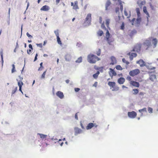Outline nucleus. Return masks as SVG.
<instances>
[{
	"label": "nucleus",
	"instance_id": "1",
	"mask_svg": "<svg viewBox=\"0 0 158 158\" xmlns=\"http://www.w3.org/2000/svg\"><path fill=\"white\" fill-rule=\"evenodd\" d=\"M100 59L93 54H90L87 57L88 61L90 63L94 64L96 61L99 60Z\"/></svg>",
	"mask_w": 158,
	"mask_h": 158
},
{
	"label": "nucleus",
	"instance_id": "2",
	"mask_svg": "<svg viewBox=\"0 0 158 158\" xmlns=\"http://www.w3.org/2000/svg\"><path fill=\"white\" fill-rule=\"evenodd\" d=\"M149 40H146L143 43V48L145 50L148 49L152 45L151 44V39H149Z\"/></svg>",
	"mask_w": 158,
	"mask_h": 158
},
{
	"label": "nucleus",
	"instance_id": "3",
	"mask_svg": "<svg viewBox=\"0 0 158 158\" xmlns=\"http://www.w3.org/2000/svg\"><path fill=\"white\" fill-rule=\"evenodd\" d=\"M108 85L111 87V88H113V91H118L119 90V87L116 86V83L114 82L109 81L108 83Z\"/></svg>",
	"mask_w": 158,
	"mask_h": 158
},
{
	"label": "nucleus",
	"instance_id": "4",
	"mask_svg": "<svg viewBox=\"0 0 158 158\" xmlns=\"http://www.w3.org/2000/svg\"><path fill=\"white\" fill-rule=\"evenodd\" d=\"M140 73V71L138 69H135L132 70L131 71L129 72V75L132 77H134Z\"/></svg>",
	"mask_w": 158,
	"mask_h": 158
},
{
	"label": "nucleus",
	"instance_id": "5",
	"mask_svg": "<svg viewBox=\"0 0 158 158\" xmlns=\"http://www.w3.org/2000/svg\"><path fill=\"white\" fill-rule=\"evenodd\" d=\"M141 48V45L140 44H137L134 46L133 49L132 51H135L139 53L140 51Z\"/></svg>",
	"mask_w": 158,
	"mask_h": 158
},
{
	"label": "nucleus",
	"instance_id": "6",
	"mask_svg": "<svg viewBox=\"0 0 158 158\" xmlns=\"http://www.w3.org/2000/svg\"><path fill=\"white\" fill-rule=\"evenodd\" d=\"M128 117L131 118H134L137 116L136 113L134 111L128 112L127 113Z\"/></svg>",
	"mask_w": 158,
	"mask_h": 158
},
{
	"label": "nucleus",
	"instance_id": "7",
	"mask_svg": "<svg viewBox=\"0 0 158 158\" xmlns=\"http://www.w3.org/2000/svg\"><path fill=\"white\" fill-rule=\"evenodd\" d=\"M94 127H98V125L96 123H89L86 127V129L87 130H89L91 129Z\"/></svg>",
	"mask_w": 158,
	"mask_h": 158
},
{
	"label": "nucleus",
	"instance_id": "8",
	"mask_svg": "<svg viewBox=\"0 0 158 158\" xmlns=\"http://www.w3.org/2000/svg\"><path fill=\"white\" fill-rule=\"evenodd\" d=\"M74 135H77L78 134H81L82 133V130L77 127H75L74 128Z\"/></svg>",
	"mask_w": 158,
	"mask_h": 158
},
{
	"label": "nucleus",
	"instance_id": "9",
	"mask_svg": "<svg viewBox=\"0 0 158 158\" xmlns=\"http://www.w3.org/2000/svg\"><path fill=\"white\" fill-rule=\"evenodd\" d=\"M109 70L110 71H109V74L111 78H112L113 76H115L116 75L117 73L113 69L110 68Z\"/></svg>",
	"mask_w": 158,
	"mask_h": 158
},
{
	"label": "nucleus",
	"instance_id": "10",
	"mask_svg": "<svg viewBox=\"0 0 158 158\" xmlns=\"http://www.w3.org/2000/svg\"><path fill=\"white\" fill-rule=\"evenodd\" d=\"M106 40L108 41V43L109 44H110L113 41V40H110L109 39V37L110 35V34L109 32V31L108 29H106Z\"/></svg>",
	"mask_w": 158,
	"mask_h": 158
},
{
	"label": "nucleus",
	"instance_id": "11",
	"mask_svg": "<svg viewBox=\"0 0 158 158\" xmlns=\"http://www.w3.org/2000/svg\"><path fill=\"white\" fill-rule=\"evenodd\" d=\"M130 83L132 85L136 87H139L140 85V84L138 82L133 81H130Z\"/></svg>",
	"mask_w": 158,
	"mask_h": 158
},
{
	"label": "nucleus",
	"instance_id": "12",
	"mask_svg": "<svg viewBox=\"0 0 158 158\" xmlns=\"http://www.w3.org/2000/svg\"><path fill=\"white\" fill-rule=\"evenodd\" d=\"M85 21L87 23H90L91 21V15L90 14H88L85 18Z\"/></svg>",
	"mask_w": 158,
	"mask_h": 158
},
{
	"label": "nucleus",
	"instance_id": "13",
	"mask_svg": "<svg viewBox=\"0 0 158 158\" xmlns=\"http://www.w3.org/2000/svg\"><path fill=\"white\" fill-rule=\"evenodd\" d=\"M127 55L130 56V59L131 60H133L134 57H136L137 56L136 53H131V52H129L127 54Z\"/></svg>",
	"mask_w": 158,
	"mask_h": 158
},
{
	"label": "nucleus",
	"instance_id": "14",
	"mask_svg": "<svg viewBox=\"0 0 158 158\" xmlns=\"http://www.w3.org/2000/svg\"><path fill=\"white\" fill-rule=\"evenodd\" d=\"M71 6H73V9L75 10L78 9V2L77 1H75L74 4L73 2H71Z\"/></svg>",
	"mask_w": 158,
	"mask_h": 158
},
{
	"label": "nucleus",
	"instance_id": "15",
	"mask_svg": "<svg viewBox=\"0 0 158 158\" xmlns=\"http://www.w3.org/2000/svg\"><path fill=\"white\" fill-rule=\"evenodd\" d=\"M152 44H153L152 46L153 48H155L157 45L158 41L156 38H154L152 40H151Z\"/></svg>",
	"mask_w": 158,
	"mask_h": 158
},
{
	"label": "nucleus",
	"instance_id": "16",
	"mask_svg": "<svg viewBox=\"0 0 158 158\" xmlns=\"http://www.w3.org/2000/svg\"><path fill=\"white\" fill-rule=\"evenodd\" d=\"M56 95L60 99H62L64 98V95L63 93L61 91H57L56 93Z\"/></svg>",
	"mask_w": 158,
	"mask_h": 158
},
{
	"label": "nucleus",
	"instance_id": "17",
	"mask_svg": "<svg viewBox=\"0 0 158 158\" xmlns=\"http://www.w3.org/2000/svg\"><path fill=\"white\" fill-rule=\"evenodd\" d=\"M50 9V7L47 5H44L42 6L40 9V10L44 11H48Z\"/></svg>",
	"mask_w": 158,
	"mask_h": 158
},
{
	"label": "nucleus",
	"instance_id": "18",
	"mask_svg": "<svg viewBox=\"0 0 158 158\" xmlns=\"http://www.w3.org/2000/svg\"><path fill=\"white\" fill-rule=\"evenodd\" d=\"M110 59L111 61V63H110V64L111 65H114L116 63L117 61L116 60L115 57L114 56H111L110 58Z\"/></svg>",
	"mask_w": 158,
	"mask_h": 158
},
{
	"label": "nucleus",
	"instance_id": "19",
	"mask_svg": "<svg viewBox=\"0 0 158 158\" xmlns=\"http://www.w3.org/2000/svg\"><path fill=\"white\" fill-rule=\"evenodd\" d=\"M125 81V79L123 77H120L118 80V82L120 84H123Z\"/></svg>",
	"mask_w": 158,
	"mask_h": 158
},
{
	"label": "nucleus",
	"instance_id": "20",
	"mask_svg": "<svg viewBox=\"0 0 158 158\" xmlns=\"http://www.w3.org/2000/svg\"><path fill=\"white\" fill-rule=\"evenodd\" d=\"M18 84L19 87V91H21V92L23 93V92L21 90L23 84V82L22 81H19L18 82Z\"/></svg>",
	"mask_w": 158,
	"mask_h": 158
},
{
	"label": "nucleus",
	"instance_id": "21",
	"mask_svg": "<svg viewBox=\"0 0 158 158\" xmlns=\"http://www.w3.org/2000/svg\"><path fill=\"white\" fill-rule=\"evenodd\" d=\"M111 3L110 0H107L105 5L106 10H108V7L110 5Z\"/></svg>",
	"mask_w": 158,
	"mask_h": 158
},
{
	"label": "nucleus",
	"instance_id": "22",
	"mask_svg": "<svg viewBox=\"0 0 158 158\" xmlns=\"http://www.w3.org/2000/svg\"><path fill=\"white\" fill-rule=\"evenodd\" d=\"M137 63L139 64L140 66H143L144 65V61L142 60H140L136 62Z\"/></svg>",
	"mask_w": 158,
	"mask_h": 158
},
{
	"label": "nucleus",
	"instance_id": "23",
	"mask_svg": "<svg viewBox=\"0 0 158 158\" xmlns=\"http://www.w3.org/2000/svg\"><path fill=\"white\" fill-rule=\"evenodd\" d=\"M0 55L1 58V61L2 63V67L3 66L4 61L3 58V50L2 49H1L0 51Z\"/></svg>",
	"mask_w": 158,
	"mask_h": 158
},
{
	"label": "nucleus",
	"instance_id": "24",
	"mask_svg": "<svg viewBox=\"0 0 158 158\" xmlns=\"http://www.w3.org/2000/svg\"><path fill=\"white\" fill-rule=\"evenodd\" d=\"M38 135H40V138L42 140H44V139L46 138L47 137V135L43 134H42L38 133Z\"/></svg>",
	"mask_w": 158,
	"mask_h": 158
},
{
	"label": "nucleus",
	"instance_id": "25",
	"mask_svg": "<svg viewBox=\"0 0 158 158\" xmlns=\"http://www.w3.org/2000/svg\"><path fill=\"white\" fill-rule=\"evenodd\" d=\"M150 79L152 81H154L156 80V76L155 75H152L150 77Z\"/></svg>",
	"mask_w": 158,
	"mask_h": 158
},
{
	"label": "nucleus",
	"instance_id": "26",
	"mask_svg": "<svg viewBox=\"0 0 158 158\" xmlns=\"http://www.w3.org/2000/svg\"><path fill=\"white\" fill-rule=\"evenodd\" d=\"M143 11L144 13H145L147 15V16L148 17H149V15L147 10V8H146V6H144L143 7Z\"/></svg>",
	"mask_w": 158,
	"mask_h": 158
},
{
	"label": "nucleus",
	"instance_id": "27",
	"mask_svg": "<svg viewBox=\"0 0 158 158\" xmlns=\"http://www.w3.org/2000/svg\"><path fill=\"white\" fill-rule=\"evenodd\" d=\"M65 60L67 61H69L71 59V56L70 55L67 54L65 56Z\"/></svg>",
	"mask_w": 158,
	"mask_h": 158
},
{
	"label": "nucleus",
	"instance_id": "28",
	"mask_svg": "<svg viewBox=\"0 0 158 158\" xmlns=\"http://www.w3.org/2000/svg\"><path fill=\"white\" fill-rule=\"evenodd\" d=\"M139 112L141 113V115L140 116H142L143 115V114L142 113V112H147L146 108H144L142 109L139 110Z\"/></svg>",
	"mask_w": 158,
	"mask_h": 158
},
{
	"label": "nucleus",
	"instance_id": "29",
	"mask_svg": "<svg viewBox=\"0 0 158 158\" xmlns=\"http://www.w3.org/2000/svg\"><path fill=\"white\" fill-rule=\"evenodd\" d=\"M47 71V70H46L45 71H44L43 73H42V75H41V77H40V78L41 79H44Z\"/></svg>",
	"mask_w": 158,
	"mask_h": 158
},
{
	"label": "nucleus",
	"instance_id": "30",
	"mask_svg": "<svg viewBox=\"0 0 158 158\" xmlns=\"http://www.w3.org/2000/svg\"><path fill=\"white\" fill-rule=\"evenodd\" d=\"M149 4L151 9L153 10H155L156 9V6L153 5L151 2L149 3Z\"/></svg>",
	"mask_w": 158,
	"mask_h": 158
},
{
	"label": "nucleus",
	"instance_id": "31",
	"mask_svg": "<svg viewBox=\"0 0 158 158\" xmlns=\"http://www.w3.org/2000/svg\"><path fill=\"white\" fill-rule=\"evenodd\" d=\"M82 58L81 56L78 58L75 62L76 63H80L82 61Z\"/></svg>",
	"mask_w": 158,
	"mask_h": 158
},
{
	"label": "nucleus",
	"instance_id": "32",
	"mask_svg": "<svg viewBox=\"0 0 158 158\" xmlns=\"http://www.w3.org/2000/svg\"><path fill=\"white\" fill-rule=\"evenodd\" d=\"M98 35L99 36H102L103 34V32L101 30H99L98 32Z\"/></svg>",
	"mask_w": 158,
	"mask_h": 158
},
{
	"label": "nucleus",
	"instance_id": "33",
	"mask_svg": "<svg viewBox=\"0 0 158 158\" xmlns=\"http://www.w3.org/2000/svg\"><path fill=\"white\" fill-rule=\"evenodd\" d=\"M110 23V19H107L106 20V25L107 27L110 29L109 27V25Z\"/></svg>",
	"mask_w": 158,
	"mask_h": 158
},
{
	"label": "nucleus",
	"instance_id": "34",
	"mask_svg": "<svg viewBox=\"0 0 158 158\" xmlns=\"http://www.w3.org/2000/svg\"><path fill=\"white\" fill-rule=\"evenodd\" d=\"M136 11L137 13V16L139 17L140 15V11L139 8H137L136 9Z\"/></svg>",
	"mask_w": 158,
	"mask_h": 158
},
{
	"label": "nucleus",
	"instance_id": "35",
	"mask_svg": "<svg viewBox=\"0 0 158 158\" xmlns=\"http://www.w3.org/2000/svg\"><path fill=\"white\" fill-rule=\"evenodd\" d=\"M116 68L118 70H123V68L120 65H118L116 66Z\"/></svg>",
	"mask_w": 158,
	"mask_h": 158
},
{
	"label": "nucleus",
	"instance_id": "36",
	"mask_svg": "<svg viewBox=\"0 0 158 158\" xmlns=\"http://www.w3.org/2000/svg\"><path fill=\"white\" fill-rule=\"evenodd\" d=\"M56 38H57V41L58 43L59 44H61L62 43H61L60 38L58 36V37H57Z\"/></svg>",
	"mask_w": 158,
	"mask_h": 158
},
{
	"label": "nucleus",
	"instance_id": "37",
	"mask_svg": "<svg viewBox=\"0 0 158 158\" xmlns=\"http://www.w3.org/2000/svg\"><path fill=\"white\" fill-rule=\"evenodd\" d=\"M124 14L125 16H127V18H128L130 17V15H129L128 14L126 10H124Z\"/></svg>",
	"mask_w": 158,
	"mask_h": 158
},
{
	"label": "nucleus",
	"instance_id": "38",
	"mask_svg": "<svg viewBox=\"0 0 158 158\" xmlns=\"http://www.w3.org/2000/svg\"><path fill=\"white\" fill-rule=\"evenodd\" d=\"M133 91H134L133 94H136L139 92V89H133Z\"/></svg>",
	"mask_w": 158,
	"mask_h": 158
},
{
	"label": "nucleus",
	"instance_id": "39",
	"mask_svg": "<svg viewBox=\"0 0 158 158\" xmlns=\"http://www.w3.org/2000/svg\"><path fill=\"white\" fill-rule=\"evenodd\" d=\"M17 90V87H16L12 91V94H14Z\"/></svg>",
	"mask_w": 158,
	"mask_h": 158
},
{
	"label": "nucleus",
	"instance_id": "40",
	"mask_svg": "<svg viewBox=\"0 0 158 158\" xmlns=\"http://www.w3.org/2000/svg\"><path fill=\"white\" fill-rule=\"evenodd\" d=\"M136 33V31H131V32L130 34L129 35L130 36L132 37Z\"/></svg>",
	"mask_w": 158,
	"mask_h": 158
},
{
	"label": "nucleus",
	"instance_id": "41",
	"mask_svg": "<svg viewBox=\"0 0 158 158\" xmlns=\"http://www.w3.org/2000/svg\"><path fill=\"white\" fill-rule=\"evenodd\" d=\"M12 66V68L11 70V72H12V73H13L15 71V66L14 64H13Z\"/></svg>",
	"mask_w": 158,
	"mask_h": 158
},
{
	"label": "nucleus",
	"instance_id": "42",
	"mask_svg": "<svg viewBox=\"0 0 158 158\" xmlns=\"http://www.w3.org/2000/svg\"><path fill=\"white\" fill-rule=\"evenodd\" d=\"M122 61L123 63L126 64H129V62L128 61H126L125 58H123L122 59Z\"/></svg>",
	"mask_w": 158,
	"mask_h": 158
},
{
	"label": "nucleus",
	"instance_id": "43",
	"mask_svg": "<svg viewBox=\"0 0 158 158\" xmlns=\"http://www.w3.org/2000/svg\"><path fill=\"white\" fill-rule=\"evenodd\" d=\"M54 33L57 37H59V31L58 30H56L54 31Z\"/></svg>",
	"mask_w": 158,
	"mask_h": 158
},
{
	"label": "nucleus",
	"instance_id": "44",
	"mask_svg": "<svg viewBox=\"0 0 158 158\" xmlns=\"http://www.w3.org/2000/svg\"><path fill=\"white\" fill-rule=\"evenodd\" d=\"M148 110L149 113H152L153 112V109L152 108L148 107Z\"/></svg>",
	"mask_w": 158,
	"mask_h": 158
},
{
	"label": "nucleus",
	"instance_id": "45",
	"mask_svg": "<svg viewBox=\"0 0 158 158\" xmlns=\"http://www.w3.org/2000/svg\"><path fill=\"white\" fill-rule=\"evenodd\" d=\"M101 53V50L100 49H98V51L96 52V54L98 56H100Z\"/></svg>",
	"mask_w": 158,
	"mask_h": 158
},
{
	"label": "nucleus",
	"instance_id": "46",
	"mask_svg": "<svg viewBox=\"0 0 158 158\" xmlns=\"http://www.w3.org/2000/svg\"><path fill=\"white\" fill-rule=\"evenodd\" d=\"M101 27L102 29L105 30H106L107 29L105 27V26L104 25V23H103L101 25Z\"/></svg>",
	"mask_w": 158,
	"mask_h": 158
},
{
	"label": "nucleus",
	"instance_id": "47",
	"mask_svg": "<svg viewBox=\"0 0 158 158\" xmlns=\"http://www.w3.org/2000/svg\"><path fill=\"white\" fill-rule=\"evenodd\" d=\"M120 9L121 10V12H123V5L121 2L120 3Z\"/></svg>",
	"mask_w": 158,
	"mask_h": 158
},
{
	"label": "nucleus",
	"instance_id": "48",
	"mask_svg": "<svg viewBox=\"0 0 158 158\" xmlns=\"http://www.w3.org/2000/svg\"><path fill=\"white\" fill-rule=\"evenodd\" d=\"M124 29V24L123 22L121 26L120 29L123 30Z\"/></svg>",
	"mask_w": 158,
	"mask_h": 158
},
{
	"label": "nucleus",
	"instance_id": "49",
	"mask_svg": "<svg viewBox=\"0 0 158 158\" xmlns=\"http://www.w3.org/2000/svg\"><path fill=\"white\" fill-rule=\"evenodd\" d=\"M99 73V72H98V73H96V74H94L93 75V77H94V78H96L98 76V75Z\"/></svg>",
	"mask_w": 158,
	"mask_h": 158
},
{
	"label": "nucleus",
	"instance_id": "50",
	"mask_svg": "<svg viewBox=\"0 0 158 158\" xmlns=\"http://www.w3.org/2000/svg\"><path fill=\"white\" fill-rule=\"evenodd\" d=\"M36 45L37 46L41 48H42L43 46L42 43L37 44Z\"/></svg>",
	"mask_w": 158,
	"mask_h": 158
},
{
	"label": "nucleus",
	"instance_id": "51",
	"mask_svg": "<svg viewBox=\"0 0 158 158\" xmlns=\"http://www.w3.org/2000/svg\"><path fill=\"white\" fill-rule=\"evenodd\" d=\"M32 50L31 49H29V50H27V52L28 54H30Z\"/></svg>",
	"mask_w": 158,
	"mask_h": 158
},
{
	"label": "nucleus",
	"instance_id": "52",
	"mask_svg": "<svg viewBox=\"0 0 158 158\" xmlns=\"http://www.w3.org/2000/svg\"><path fill=\"white\" fill-rule=\"evenodd\" d=\"M27 35L29 38H32V36L29 34V33L28 32H27L26 33Z\"/></svg>",
	"mask_w": 158,
	"mask_h": 158
},
{
	"label": "nucleus",
	"instance_id": "53",
	"mask_svg": "<svg viewBox=\"0 0 158 158\" xmlns=\"http://www.w3.org/2000/svg\"><path fill=\"white\" fill-rule=\"evenodd\" d=\"M74 90L75 92H77L80 90V89L78 88H75L74 89Z\"/></svg>",
	"mask_w": 158,
	"mask_h": 158
},
{
	"label": "nucleus",
	"instance_id": "54",
	"mask_svg": "<svg viewBox=\"0 0 158 158\" xmlns=\"http://www.w3.org/2000/svg\"><path fill=\"white\" fill-rule=\"evenodd\" d=\"M127 79L128 80V81H132L131 80V77L130 76H128L127 78Z\"/></svg>",
	"mask_w": 158,
	"mask_h": 158
},
{
	"label": "nucleus",
	"instance_id": "55",
	"mask_svg": "<svg viewBox=\"0 0 158 158\" xmlns=\"http://www.w3.org/2000/svg\"><path fill=\"white\" fill-rule=\"evenodd\" d=\"M77 113H76L75 115V118L76 120L78 119Z\"/></svg>",
	"mask_w": 158,
	"mask_h": 158
},
{
	"label": "nucleus",
	"instance_id": "56",
	"mask_svg": "<svg viewBox=\"0 0 158 158\" xmlns=\"http://www.w3.org/2000/svg\"><path fill=\"white\" fill-rule=\"evenodd\" d=\"M29 47L32 50H33V47L31 44H29Z\"/></svg>",
	"mask_w": 158,
	"mask_h": 158
},
{
	"label": "nucleus",
	"instance_id": "57",
	"mask_svg": "<svg viewBox=\"0 0 158 158\" xmlns=\"http://www.w3.org/2000/svg\"><path fill=\"white\" fill-rule=\"evenodd\" d=\"M99 22L100 23H102V17H99Z\"/></svg>",
	"mask_w": 158,
	"mask_h": 158
},
{
	"label": "nucleus",
	"instance_id": "58",
	"mask_svg": "<svg viewBox=\"0 0 158 158\" xmlns=\"http://www.w3.org/2000/svg\"><path fill=\"white\" fill-rule=\"evenodd\" d=\"M119 10V8L118 7H117L115 8L116 12L117 13L118 12Z\"/></svg>",
	"mask_w": 158,
	"mask_h": 158
},
{
	"label": "nucleus",
	"instance_id": "59",
	"mask_svg": "<svg viewBox=\"0 0 158 158\" xmlns=\"http://www.w3.org/2000/svg\"><path fill=\"white\" fill-rule=\"evenodd\" d=\"M98 82H95L94 84L93 85V86L96 87L97 85Z\"/></svg>",
	"mask_w": 158,
	"mask_h": 158
},
{
	"label": "nucleus",
	"instance_id": "60",
	"mask_svg": "<svg viewBox=\"0 0 158 158\" xmlns=\"http://www.w3.org/2000/svg\"><path fill=\"white\" fill-rule=\"evenodd\" d=\"M37 54H36L35 58L34 61H36L37 60Z\"/></svg>",
	"mask_w": 158,
	"mask_h": 158
},
{
	"label": "nucleus",
	"instance_id": "61",
	"mask_svg": "<svg viewBox=\"0 0 158 158\" xmlns=\"http://www.w3.org/2000/svg\"><path fill=\"white\" fill-rule=\"evenodd\" d=\"M80 125H81V127L82 128L84 129V126H83V124L81 123L80 124Z\"/></svg>",
	"mask_w": 158,
	"mask_h": 158
},
{
	"label": "nucleus",
	"instance_id": "62",
	"mask_svg": "<svg viewBox=\"0 0 158 158\" xmlns=\"http://www.w3.org/2000/svg\"><path fill=\"white\" fill-rule=\"evenodd\" d=\"M60 0H56V2L57 4H58L60 2Z\"/></svg>",
	"mask_w": 158,
	"mask_h": 158
},
{
	"label": "nucleus",
	"instance_id": "63",
	"mask_svg": "<svg viewBox=\"0 0 158 158\" xmlns=\"http://www.w3.org/2000/svg\"><path fill=\"white\" fill-rule=\"evenodd\" d=\"M43 70V69L42 68H41L40 67L38 69V71H41Z\"/></svg>",
	"mask_w": 158,
	"mask_h": 158
},
{
	"label": "nucleus",
	"instance_id": "64",
	"mask_svg": "<svg viewBox=\"0 0 158 158\" xmlns=\"http://www.w3.org/2000/svg\"><path fill=\"white\" fill-rule=\"evenodd\" d=\"M141 18H139V19H137V20L138 22H139V21H141Z\"/></svg>",
	"mask_w": 158,
	"mask_h": 158
}]
</instances>
